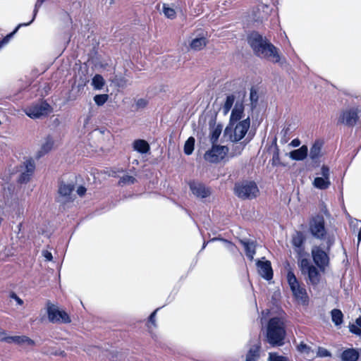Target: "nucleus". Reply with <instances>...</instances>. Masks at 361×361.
I'll return each mask as SVG.
<instances>
[{"label":"nucleus","mask_w":361,"mask_h":361,"mask_svg":"<svg viewBox=\"0 0 361 361\" xmlns=\"http://www.w3.org/2000/svg\"><path fill=\"white\" fill-rule=\"evenodd\" d=\"M47 353H49V354H51V355H61V356H65L66 355V353L64 351H61V350H51L50 352H46Z\"/></svg>","instance_id":"nucleus-47"},{"label":"nucleus","mask_w":361,"mask_h":361,"mask_svg":"<svg viewBox=\"0 0 361 361\" xmlns=\"http://www.w3.org/2000/svg\"><path fill=\"white\" fill-rule=\"evenodd\" d=\"M331 313L332 322L335 324V325L338 326L341 324L343 317L342 312L340 310L334 309Z\"/></svg>","instance_id":"nucleus-31"},{"label":"nucleus","mask_w":361,"mask_h":361,"mask_svg":"<svg viewBox=\"0 0 361 361\" xmlns=\"http://www.w3.org/2000/svg\"><path fill=\"white\" fill-rule=\"evenodd\" d=\"M286 336L284 321L281 317H276L269 319L267 324V338L272 345H281Z\"/></svg>","instance_id":"nucleus-2"},{"label":"nucleus","mask_w":361,"mask_h":361,"mask_svg":"<svg viewBox=\"0 0 361 361\" xmlns=\"http://www.w3.org/2000/svg\"><path fill=\"white\" fill-rule=\"evenodd\" d=\"M147 105V101L144 99H139L136 102L137 108H144Z\"/></svg>","instance_id":"nucleus-44"},{"label":"nucleus","mask_w":361,"mask_h":361,"mask_svg":"<svg viewBox=\"0 0 361 361\" xmlns=\"http://www.w3.org/2000/svg\"><path fill=\"white\" fill-rule=\"evenodd\" d=\"M195 139L192 137H189L185 143L184 152L186 154H191L194 149Z\"/></svg>","instance_id":"nucleus-33"},{"label":"nucleus","mask_w":361,"mask_h":361,"mask_svg":"<svg viewBox=\"0 0 361 361\" xmlns=\"http://www.w3.org/2000/svg\"><path fill=\"white\" fill-rule=\"evenodd\" d=\"M247 142H248V141L247 142H233L232 147H231V152L230 153L231 156L235 157V156L240 155L241 154V152H243V150L244 149L245 146L246 145V144Z\"/></svg>","instance_id":"nucleus-30"},{"label":"nucleus","mask_w":361,"mask_h":361,"mask_svg":"<svg viewBox=\"0 0 361 361\" xmlns=\"http://www.w3.org/2000/svg\"><path fill=\"white\" fill-rule=\"evenodd\" d=\"M316 353L317 356L320 357L331 356L330 352L324 348H317Z\"/></svg>","instance_id":"nucleus-41"},{"label":"nucleus","mask_w":361,"mask_h":361,"mask_svg":"<svg viewBox=\"0 0 361 361\" xmlns=\"http://www.w3.org/2000/svg\"><path fill=\"white\" fill-rule=\"evenodd\" d=\"M322 177H317L313 181V185L320 190H324L329 187L330 182V171L329 168L326 166H322L321 169Z\"/></svg>","instance_id":"nucleus-13"},{"label":"nucleus","mask_w":361,"mask_h":361,"mask_svg":"<svg viewBox=\"0 0 361 361\" xmlns=\"http://www.w3.org/2000/svg\"><path fill=\"white\" fill-rule=\"evenodd\" d=\"M228 148L225 146L214 145L204 154V159L211 163H217L222 160L228 153Z\"/></svg>","instance_id":"nucleus-12"},{"label":"nucleus","mask_w":361,"mask_h":361,"mask_svg":"<svg viewBox=\"0 0 361 361\" xmlns=\"http://www.w3.org/2000/svg\"><path fill=\"white\" fill-rule=\"evenodd\" d=\"M159 309H157L155 311H154L151 315L149 316V322L152 324V325H155V315H156V313L158 311Z\"/></svg>","instance_id":"nucleus-46"},{"label":"nucleus","mask_w":361,"mask_h":361,"mask_svg":"<svg viewBox=\"0 0 361 361\" xmlns=\"http://www.w3.org/2000/svg\"><path fill=\"white\" fill-rule=\"evenodd\" d=\"M11 297L16 301V302H17V304H18V305H23V300H21V299H20L19 297H18L16 294L13 293V294L11 295Z\"/></svg>","instance_id":"nucleus-48"},{"label":"nucleus","mask_w":361,"mask_h":361,"mask_svg":"<svg viewBox=\"0 0 361 361\" xmlns=\"http://www.w3.org/2000/svg\"><path fill=\"white\" fill-rule=\"evenodd\" d=\"M257 267L259 275L267 280L273 277V271L269 261H257Z\"/></svg>","instance_id":"nucleus-19"},{"label":"nucleus","mask_w":361,"mask_h":361,"mask_svg":"<svg viewBox=\"0 0 361 361\" xmlns=\"http://www.w3.org/2000/svg\"><path fill=\"white\" fill-rule=\"evenodd\" d=\"M357 240H358V243H360V242L361 241V227H360V229L358 233Z\"/></svg>","instance_id":"nucleus-55"},{"label":"nucleus","mask_w":361,"mask_h":361,"mask_svg":"<svg viewBox=\"0 0 361 361\" xmlns=\"http://www.w3.org/2000/svg\"><path fill=\"white\" fill-rule=\"evenodd\" d=\"M0 341H4L7 343H16L20 345H34L35 342L33 340L26 336H13L9 337L0 338Z\"/></svg>","instance_id":"nucleus-15"},{"label":"nucleus","mask_w":361,"mask_h":361,"mask_svg":"<svg viewBox=\"0 0 361 361\" xmlns=\"http://www.w3.org/2000/svg\"><path fill=\"white\" fill-rule=\"evenodd\" d=\"M260 348L259 342L252 345L245 355V361H258L260 357Z\"/></svg>","instance_id":"nucleus-23"},{"label":"nucleus","mask_w":361,"mask_h":361,"mask_svg":"<svg viewBox=\"0 0 361 361\" xmlns=\"http://www.w3.org/2000/svg\"><path fill=\"white\" fill-rule=\"evenodd\" d=\"M335 238L334 235H329L326 238V247L321 245L313 246L311 250V255L314 264L324 271L329 264V252L331 246L334 245Z\"/></svg>","instance_id":"nucleus-3"},{"label":"nucleus","mask_w":361,"mask_h":361,"mask_svg":"<svg viewBox=\"0 0 361 361\" xmlns=\"http://www.w3.org/2000/svg\"><path fill=\"white\" fill-rule=\"evenodd\" d=\"M42 255L47 261H51L52 259V255L50 252L44 250L42 252Z\"/></svg>","instance_id":"nucleus-45"},{"label":"nucleus","mask_w":361,"mask_h":361,"mask_svg":"<svg viewBox=\"0 0 361 361\" xmlns=\"http://www.w3.org/2000/svg\"><path fill=\"white\" fill-rule=\"evenodd\" d=\"M355 324L361 329V317L356 319Z\"/></svg>","instance_id":"nucleus-54"},{"label":"nucleus","mask_w":361,"mask_h":361,"mask_svg":"<svg viewBox=\"0 0 361 361\" xmlns=\"http://www.w3.org/2000/svg\"><path fill=\"white\" fill-rule=\"evenodd\" d=\"M357 120V111L354 109H349L343 111L338 121L348 126H354Z\"/></svg>","instance_id":"nucleus-17"},{"label":"nucleus","mask_w":361,"mask_h":361,"mask_svg":"<svg viewBox=\"0 0 361 361\" xmlns=\"http://www.w3.org/2000/svg\"><path fill=\"white\" fill-rule=\"evenodd\" d=\"M207 43L206 33L201 30L192 38L190 47L195 51H199L202 49L207 45Z\"/></svg>","instance_id":"nucleus-16"},{"label":"nucleus","mask_w":361,"mask_h":361,"mask_svg":"<svg viewBox=\"0 0 361 361\" xmlns=\"http://www.w3.org/2000/svg\"><path fill=\"white\" fill-rule=\"evenodd\" d=\"M271 164L273 166H279L281 164L280 157H279V149H276L273 154V157L271 159Z\"/></svg>","instance_id":"nucleus-39"},{"label":"nucleus","mask_w":361,"mask_h":361,"mask_svg":"<svg viewBox=\"0 0 361 361\" xmlns=\"http://www.w3.org/2000/svg\"><path fill=\"white\" fill-rule=\"evenodd\" d=\"M250 127V117L247 116L243 121L236 122L233 125L229 123V126L225 129V134L228 136L229 140L232 142H237L245 136Z\"/></svg>","instance_id":"nucleus-5"},{"label":"nucleus","mask_w":361,"mask_h":361,"mask_svg":"<svg viewBox=\"0 0 361 361\" xmlns=\"http://www.w3.org/2000/svg\"><path fill=\"white\" fill-rule=\"evenodd\" d=\"M73 189L74 187L71 184L61 183L59 188V193L60 197L62 198L61 201L65 202L71 200L72 199L71 194Z\"/></svg>","instance_id":"nucleus-21"},{"label":"nucleus","mask_w":361,"mask_h":361,"mask_svg":"<svg viewBox=\"0 0 361 361\" xmlns=\"http://www.w3.org/2000/svg\"><path fill=\"white\" fill-rule=\"evenodd\" d=\"M30 25V23H21V24H19L17 27L13 30V32H12L11 33L7 35L4 38H3L2 39L0 40V49L4 47L5 46L6 44H7L10 39H11V37L13 36V35L18 31V30L19 29V27H22V26H27V25Z\"/></svg>","instance_id":"nucleus-32"},{"label":"nucleus","mask_w":361,"mask_h":361,"mask_svg":"<svg viewBox=\"0 0 361 361\" xmlns=\"http://www.w3.org/2000/svg\"><path fill=\"white\" fill-rule=\"evenodd\" d=\"M247 42L257 56L273 63H281V57L278 49L266 37L257 32H253L249 35Z\"/></svg>","instance_id":"nucleus-1"},{"label":"nucleus","mask_w":361,"mask_h":361,"mask_svg":"<svg viewBox=\"0 0 361 361\" xmlns=\"http://www.w3.org/2000/svg\"><path fill=\"white\" fill-rule=\"evenodd\" d=\"M205 246H206V244H205V243H204L202 248H204V247H205Z\"/></svg>","instance_id":"nucleus-59"},{"label":"nucleus","mask_w":361,"mask_h":361,"mask_svg":"<svg viewBox=\"0 0 361 361\" xmlns=\"http://www.w3.org/2000/svg\"><path fill=\"white\" fill-rule=\"evenodd\" d=\"M108 94H97L94 97V101L98 106H102L108 100Z\"/></svg>","instance_id":"nucleus-36"},{"label":"nucleus","mask_w":361,"mask_h":361,"mask_svg":"<svg viewBox=\"0 0 361 361\" xmlns=\"http://www.w3.org/2000/svg\"><path fill=\"white\" fill-rule=\"evenodd\" d=\"M135 182V178L132 176L126 175L121 178L119 184L126 185L133 184Z\"/></svg>","instance_id":"nucleus-38"},{"label":"nucleus","mask_w":361,"mask_h":361,"mask_svg":"<svg viewBox=\"0 0 361 361\" xmlns=\"http://www.w3.org/2000/svg\"><path fill=\"white\" fill-rule=\"evenodd\" d=\"M268 360L269 361H288L286 357L273 353L269 354Z\"/></svg>","instance_id":"nucleus-40"},{"label":"nucleus","mask_w":361,"mask_h":361,"mask_svg":"<svg viewBox=\"0 0 361 361\" xmlns=\"http://www.w3.org/2000/svg\"><path fill=\"white\" fill-rule=\"evenodd\" d=\"M305 238L301 232H296L292 237V244L295 247V251L298 254L299 258H304L302 257L304 252L303 244Z\"/></svg>","instance_id":"nucleus-20"},{"label":"nucleus","mask_w":361,"mask_h":361,"mask_svg":"<svg viewBox=\"0 0 361 361\" xmlns=\"http://www.w3.org/2000/svg\"><path fill=\"white\" fill-rule=\"evenodd\" d=\"M358 357V351L353 348L345 350L341 354L343 361H357Z\"/></svg>","instance_id":"nucleus-26"},{"label":"nucleus","mask_w":361,"mask_h":361,"mask_svg":"<svg viewBox=\"0 0 361 361\" xmlns=\"http://www.w3.org/2000/svg\"><path fill=\"white\" fill-rule=\"evenodd\" d=\"M133 149L141 154H145L149 150V145L144 140H137L133 142Z\"/></svg>","instance_id":"nucleus-28"},{"label":"nucleus","mask_w":361,"mask_h":361,"mask_svg":"<svg viewBox=\"0 0 361 361\" xmlns=\"http://www.w3.org/2000/svg\"><path fill=\"white\" fill-rule=\"evenodd\" d=\"M240 243L245 248L246 256L250 259H253L254 255H255V245L253 241H249L246 240H241Z\"/></svg>","instance_id":"nucleus-25"},{"label":"nucleus","mask_w":361,"mask_h":361,"mask_svg":"<svg viewBox=\"0 0 361 361\" xmlns=\"http://www.w3.org/2000/svg\"><path fill=\"white\" fill-rule=\"evenodd\" d=\"M190 189L197 197L204 198L210 195V190L204 185L198 182L190 183Z\"/></svg>","instance_id":"nucleus-18"},{"label":"nucleus","mask_w":361,"mask_h":361,"mask_svg":"<svg viewBox=\"0 0 361 361\" xmlns=\"http://www.w3.org/2000/svg\"><path fill=\"white\" fill-rule=\"evenodd\" d=\"M307 147L306 145H302L299 149L290 152L289 154V157L293 160L302 161L307 157Z\"/></svg>","instance_id":"nucleus-24"},{"label":"nucleus","mask_w":361,"mask_h":361,"mask_svg":"<svg viewBox=\"0 0 361 361\" xmlns=\"http://www.w3.org/2000/svg\"><path fill=\"white\" fill-rule=\"evenodd\" d=\"M298 349L300 352L302 353H306L309 357H312L311 355H310V353H314V350L311 349V348L310 346H308L307 345L303 343H301L298 346Z\"/></svg>","instance_id":"nucleus-37"},{"label":"nucleus","mask_w":361,"mask_h":361,"mask_svg":"<svg viewBox=\"0 0 361 361\" xmlns=\"http://www.w3.org/2000/svg\"><path fill=\"white\" fill-rule=\"evenodd\" d=\"M350 331L360 336L361 335V329L358 327L355 324H352L349 326Z\"/></svg>","instance_id":"nucleus-43"},{"label":"nucleus","mask_w":361,"mask_h":361,"mask_svg":"<svg viewBox=\"0 0 361 361\" xmlns=\"http://www.w3.org/2000/svg\"><path fill=\"white\" fill-rule=\"evenodd\" d=\"M162 11H163V13H164V15L169 18L173 19L176 16L175 10L173 8L169 7L166 4L163 5Z\"/></svg>","instance_id":"nucleus-35"},{"label":"nucleus","mask_w":361,"mask_h":361,"mask_svg":"<svg viewBox=\"0 0 361 361\" xmlns=\"http://www.w3.org/2000/svg\"><path fill=\"white\" fill-rule=\"evenodd\" d=\"M298 267L302 275L307 276V282L317 285L320 281V274L318 269L313 265L309 259H298Z\"/></svg>","instance_id":"nucleus-6"},{"label":"nucleus","mask_w":361,"mask_h":361,"mask_svg":"<svg viewBox=\"0 0 361 361\" xmlns=\"http://www.w3.org/2000/svg\"><path fill=\"white\" fill-rule=\"evenodd\" d=\"M2 337H7L6 336L5 331H0V338H2Z\"/></svg>","instance_id":"nucleus-56"},{"label":"nucleus","mask_w":361,"mask_h":361,"mask_svg":"<svg viewBox=\"0 0 361 361\" xmlns=\"http://www.w3.org/2000/svg\"><path fill=\"white\" fill-rule=\"evenodd\" d=\"M287 281L295 299L302 302H306L307 299L306 290L298 281L293 271H289L288 272Z\"/></svg>","instance_id":"nucleus-8"},{"label":"nucleus","mask_w":361,"mask_h":361,"mask_svg":"<svg viewBox=\"0 0 361 361\" xmlns=\"http://www.w3.org/2000/svg\"><path fill=\"white\" fill-rule=\"evenodd\" d=\"M216 240V238H212V239L211 240V241H214V240Z\"/></svg>","instance_id":"nucleus-58"},{"label":"nucleus","mask_w":361,"mask_h":361,"mask_svg":"<svg viewBox=\"0 0 361 361\" xmlns=\"http://www.w3.org/2000/svg\"><path fill=\"white\" fill-rule=\"evenodd\" d=\"M311 234L317 239H324L326 241V231L324 226V219L322 215H317L311 219L309 223Z\"/></svg>","instance_id":"nucleus-9"},{"label":"nucleus","mask_w":361,"mask_h":361,"mask_svg":"<svg viewBox=\"0 0 361 361\" xmlns=\"http://www.w3.org/2000/svg\"><path fill=\"white\" fill-rule=\"evenodd\" d=\"M221 240H222L225 243L226 247L228 250H233V249L234 247V245L231 242H229V241H228L226 240H223V239H221Z\"/></svg>","instance_id":"nucleus-50"},{"label":"nucleus","mask_w":361,"mask_h":361,"mask_svg":"<svg viewBox=\"0 0 361 361\" xmlns=\"http://www.w3.org/2000/svg\"><path fill=\"white\" fill-rule=\"evenodd\" d=\"M45 0H37L36 4H35V9H34V11H33V17L32 18V20L29 22L30 23V24L33 22V20H35L36 16H37V13L38 12V9L39 8L42 6V4L44 3Z\"/></svg>","instance_id":"nucleus-42"},{"label":"nucleus","mask_w":361,"mask_h":361,"mask_svg":"<svg viewBox=\"0 0 361 361\" xmlns=\"http://www.w3.org/2000/svg\"><path fill=\"white\" fill-rule=\"evenodd\" d=\"M235 193L241 199H252L258 195L259 189L254 181H243L235 184Z\"/></svg>","instance_id":"nucleus-7"},{"label":"nucleus","mask_w":361,"mask_h":361,"mask_svg":"<svg viewBox=\"0 0 361 361\" xmlns=\"http://www.w3.org/2000/svg\"><path fill=\"white\" fill-rule=\"evenodd\" d=\"M47 314L49 320L52 323H70L71 319L68 314L52 304L47 305Z\"/></svg>","instance_id":"nucleus-11"},{"label":"nucleus","mask_w":361,"mask_h":361,"mask_svg":"<svg viewBox=\"0 0 361 361\" xmlns=\"http://www.w3.org/2000/svg\"><path fill=\"white\" fill-rule=\"evenodd\" d=\"M54 147V140L51 137L47 136L42 143L40 149L37 152V157H41L51 150Z\"/></svg>","instance_id":"nucleus-22"},{"label":"nucleus","mask_w":361,"mask_h":361,"mask_svg":"<svg viewBox=\"0 0 361 361\" xmlns=\"http://www.w3.org/2000/svg\"><path fill=\"white\" fill-rule=\"evenodd\" d=\"M250 99L252 101H257V93L253 89L250 90Z\"/></svg>","instance_id":"nucleus-49"},{"label":"nucleus","mask_w":361,"mask_h":361,"mask_svg":"<svg viewBox=\"0 0 361 361\" xmlns=\"http://www.w3.org/2000/svg\"><path fill=\"white\" fill-rule=\"evenodd\" d=\"M268 13L266 12V14H259V16H256L255 18H256V20H262L263 18H266V16H267Z\"/></svg>","instance_id":"nucleus-53"},{"label":"nucleus","mask_w":361,"mask_h":361,"mask_svg":"<svg viewBox=\"0 0 361 361\" xmlns=\"http://www.w3.org/2000/svg\"><path fill=\"white\" fill-rule=\"evenodd\" d=\"M22 167L23 169L19 178V181L20 183H27L30 180L35 169L34 160L32 159H26L23 162Z\"/></svg>","instance_id":"nucleus-14"},{"label":"nucleus","mask_w":361,"mask_h":361,"mask_svg":"<svg viewBox=\"0 0 361 361\" xmlns=\"http://www.w3.org/2000/svg\"><path fill=\"white\" fill-rule=\"evenodd\" d=\"M263 8L268 9V6L267 5H262L261 6Z\"/></svg>","instance_id":"nucleus-57"},{"label":"nucleus","mask_w":361,"mask_h":361,"mask_svg":"<svg viewBox=\"0 0 361 361\" xmlns=\"http://www.w3.org/2000/svg\"><path fill=\"white\" fill-rule=\"evenodd\" d=\"M221 133V128L220 126H216V128H213L211 132V135H210L211 142L212 143L216 142L218 140Z\"/></svg>","instance_id":"nucleus-34"},{"label":"nucleus","mask_w":361,"mask_h":361,"mask_svg":"<svg viewBox=\"0 0 361 361\" xmlns=\"http://www.w3.org/2000/svg\"><path fill=\"white\" fill-rule=\"evenodd\" d=\"M24 111L31 118H39L51 113V108L46 102H39L26 108Z\"/></svg>","instance_id":"nucleus-10"},{"label":"nucleus","mask_w":361,"mask_h":361,"mask_svg":"<svg viewBox=\"0 0 361 361\" xmlns=\"http://www.w3.org/2000/svg\"><path fill=\"white\" fill-rule=\"evenodd\" d=\"M91 85L94 90H100L104 86L105 80L101 75L96 74L92 79Z\"/></svg>","instance_id":"nucleus-29"},{"label":"nucleus","mask_w":361,"mask_h":361,"mask_svg":"<svg viewBox=\"0 0 361 361\" xmlns=\"http://www.w3.org/2000/svg\"><path fill=\"white\" fill-rule=\"evenodd\" d=\"M290 145L293 147H296L300 145V141L298 139H293Z\"/></svg>","instance_id":"nucleus-52"},{"label":"nucleus","mask_w":361,"mask_h":361,"mask_svg":"<svg viewBox=\"0 0 361 361\" xmlns=\"http://www.w3.org/2000/svg\"><path fill=\"white\" fill-rule=\"evenodd\" d=\"M233 105H234V106L231 111L230 116V123L231 125L240 121V120L243 118L244 114V104L243 99H236L234 94H230L226 97V101L222 106V111L224 115L228 114Z\"/></svg>","instance_id":"nucleus-4"},{"label":"nucleus","mask_w":361,"mask_h":361,"mask_svg":"<svg viewBox=\"0 0 361 361\" xmlns=\"http://www.w3.org/2000/svg\"><path fill=\"white\" fill-rule=\"evenodd\" d=\"M86 192V188L83 186H80L78 190H77V193L78 194V195L80 196H82L85 195Z\"/></svg>","instance_id":"nucleus-51"},{"label":"nucleus","mask_w":361,"mask_h":361,"mask_svg":"<svg viewBox=\"0 0 361 361\" xmlns=\"http://www.w3.org/2000/svg\"><path fill=\"white\" fill-rule=\"evenodd\" d=\"M322 142L317 140L312 146L310 152V159L313 161L317 159L321 156Z\"/></svg>","instance_id":"nucleus-27"}]
</instances>
